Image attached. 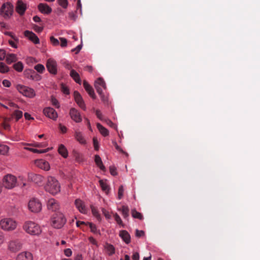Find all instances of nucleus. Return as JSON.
Returning a JSON list of instances; mask_svg holds the SVG:
<instances>
[{"label":"nucleus","mask_w":260,"mask_h":260,"mask_svg":"<svg viewBox=\"0 0 260 260\" xmlns=\"http://www.w3.org/2000/svg\"><path fill=\"white\" fill-rule=\"evenodd\" d=\"M45 190L52 194H55L60 191V184L58 181L54 178L49 176L47 178Z\"/></svg>","instance_id":"f257e3e1"},{"label":"nucleus","mask_w":260,"mask_h":260,"mask_svg":"<svg viewBox=\"0 0 260 260\" xmlns=\"http://www.w3.org/2000/svg\"><path fill=\"white\" fill-rule=\"evenodd\" d=\"M66 222V218L61 212L55 213L52 217V225L54 228L60 229Z\"/></svg>","instance_id":"f03ea898"},{"label":"nucleus","mask_w":260,"mask_h":260,"mask_svg":"<svg viewBox=\"0 0 260 260\" xmlns=\"http://www.w3.org/2000/svg\"><path fill=\"white\" fill-rule=\"evenodd\" d=\"M23 230L30 235H39L41 230L40 227L32 221H26L23 226Z\"/></svg>","instance_id":"7ed1b4c3"},{"label":"nucleus","mask_w":260,"mask_h":260,"mask_svg":"<svg viewBox=\"0 0 260 260\" xmlns=\"http://www.w3.org/2000/svg\"><path fill=\"white\" fill-rule=\"evenodd\" d=\"M0 226L4 230L10 231L16 229L17 223L11 218H4L1 220Z\"/></svg>","instance_id":"20e7f679"},{"label":"nucleus","mask_w":260,"mask_h":260,"mask_svg":"<svg viewBox=\"0 0 260 260\" xmlns=\"http://www.w3.org/2000/svg\"><path fill=\"white\" fill-rule=\"evenodd\" d=\"M16 183L17 179L16 177L11 174L6 175L3 179V185L8 189L14 187Z\"/></svg>","instance_id":"39448f33"},{"label":"nucleus","mask_w":260,"mask_h":260,"mask_svg":"<svg viewBox=\"0 0 260 260\" xmlns=\"http://www.w3.org/2000/svg\"><path fill=\"white\" fill-rule=\"evenodd\" d=\"M13 10V6L11 4L7 3L2 5L0 13L5 18H8L12 14Z\"/></svg>","instance_id":"423d86ee"},{"label":"nucleus","mask_w":260,"mask_h":260,"mask_svg":"<svg viewBox=\"0 0 260 260\" xmlns=\"http://www.w3.org/2000/svg\"><path fill=\"white\" fill-rule=\"evenodd\" d=\"M28 206L29 209L33 212H38L42 208L41 203L38 199L36 198L30 200Z\"/></svg>","instance_id":"0eeeda50"},{"label":"nucleus","mask_w":260,"mask_h":260,"mask_svg":"<svg viewBox=\"0 0 260 260\" xmlns=\"http://www.w3.org/2000/svg\"><path fill=\"white\" fill-rule=\"evenodd\" d=\"M17 89L20 93L25 96L31 98L35 95L34 90L27 86L19 85L17 86Z\"/></svg>","instance_id":"6e6552de"},{"label":"nucleus","mask_w":260,"mask_h":260,"mask_svg":"<svg viewBox=\"0 0 260 260\" xmlns=\"http://www.w3.org/2000/svg\"><path fill=\"white\" fill-rule=\"evenodd\" d=\"M22 247V244L18 239L11 240L8 244V249L12 252H16L20 250Z\"/></svg>","instance_id":"1a4fd4ad"},{"label":"nucleus","mask_w":260,"mask_h":260,"mask_svg":"<svg viewBox=\"0 0 260 260\" xmlns=\"http://www.w3.org/2000/svg\"><path fill=\"white\" fill-rule=\"evenodd\" d=\"M28 179L39 185L42 184L43 181V177L39 174H36L34 173H29L28 174Z\"/></svg>","instance_id":"9d476101"},{"label":"nucleus","mask_w":260,"mask_h":260,"mask_svg":"<svg viewBox=\"0 0 260 260\" xmlns=\"http://www.w3.org/2000/svg\"><path fill=\"white\" fill-rule=\"evenodd\" d=\"M46 67L48 71L52 74L55 75L57 73L56 62L51 58L48 59L46 63Z\"/></svg>","instance_id":"9b49d317"},{"label":"nucleus","mask_w":260,"mask_h":260,"mask_svg":"<svg viewBox=\"0 0 260 260\" xmlns=\"http://www.w3.org/2000/svg\"><path fill=\"white\" fill-rule=\"evenodd\" d=\"M44 114L49 118L55 120L57 118V113L56 111L52 108L46 107L43 110Z\"/></svg>","instance_id":"f8f14e48"},{"label":"nucleus","mask_w":260,"mask_h":260,"mask_svg":"<svg viewBox=\"0 0 260 260\" xmlns=\"http://www.w3.org/2000/svg\"><path fill=\"white\" fill-rule=\"evenodd\" d=\"M74 97L78 106L83 110H85V104L80 93L77 91H74Z\"/></svg>","instance_id":"ddd939ff"},{"label":"nucleus","mask_w":260,"mask_h":260,"mask_svg":"<svg viewBox=\"0 0 260 260\" xmlns=\"http://www.w3.org/2000/svg\"><path fill=\"white\" fill-rule=\"evenodd\" d=\"M70 115L71 118L76 122H80L82 121L79 111L75 108H72L70 109Z\"/></svg>","instance_id":"4468645a"},{"label":"nucleus","mask_w":260,"mask_h":260,"mask_svg":"<svg viewBox=\"0 0 260 260\" xmlns=\"http://www.w3.org/2000/svg\"><path fill=\"white\" fill-rule=\"evenodd\" d=\"M94 86L98 93H101L102 91V88L104 89L106 88V83L102 78H99L95 81Z\"/></svg>","instance_id":"2eb2a0df"},{"label":"nucleus","mask_w":260,"mask_h":260,"mask_svg":"<svg viewBox=\"0 0 260 260\" xmlns=\"http://www.w3.org/2000/svg\"><path fill=\"white\" fill-rule=\"evenodd\" d=\"M24 35L35 44H37L40 43L39 39L33 32L29 30H25L24 32Z\"/></svg>","instance_id":"dca6fc26"},{"label":"nucleus","mask_w":260,"mask_h":260,"mask_svg":"<svg viewBox=\"0 0 260 260\" xmlns=\"http://www.w3.org/2000/svg\"><path fill=\"white\" fill-rule=\"evenodd\" d=\"M47 208L50 210L56 211L59 209V204L55 199H50L47 202Z\"/></svg>","instance_id":"f3484780"},{"label":"nucleus","mask_w":260,"mask_h":260,"mask_svg":"<svg viewBox=\"0 0 260 260\" xmlns=\"http://www.w3.org/2000/svg\"><path fill=\"white\" fill-rule=\"evenodd\" d=\"M38 7L39 10L44 14H49L52 12V9L47 4L41 3Z\"/></svg>","instance_id":"a211bd4d"},{"label":"nucleus","mask_w":260,"mask_h":260,"mask_svg":"<svg viewBox=\"0 0 260 260\" xmlns=\"http://www.w3.org/2000/svg\"><path fill=\"white\" fill-rule=\"evenodd\" d=\"M35 164L38 167L45 171H48L50 169L49 163L43 159L37 160Z\"/></svg>","instance_id":"6ab92c4d"},{"label":"nucleus","mask_w":260,"mask_h":260,"mask_svg":"<svg viewBox=\"0 0 260 260\" xmlns=\"http://www.w3.org/2000/svg\"><path fill=\"white\" fill-rule=\"evenodd\" d=\"M26 5L23 3L22 1H19L17 3V6L16 7V10L18 13L20 15L24 14L26 10Z\"/></svg>","instance_id":"aec40b11"},{"label":"nucleus","mask_w":260,"mask_h":260,"mask_svg":"<svg viewBox=\"0 0 260 260\" xmlns=\"http://www.w3.org/2000/svg\"><path fill=\"white\" fill-rule=\"evenodd\" d=\"M17 260H32V255L29 252H23L17 255Z\"/></svg>","instance_id":"412c9836"},{"label":"nucleus","mask_w":260,"mask_h":260,"mask_svg":"<svg viewBox=\"0 0 260 260\" xmlns=\"http://www.w3.org/2000/svg\"><path fill=\"white\" fill-rule=\"evenodd\" d=\"M83 86L86 90V91L88 92L89 95L93 99H95L96 96L95 95L94 90L92 87L88 83V82L84 80L83 81Z\"/></svg>","instance_id":"4be33fe9"},{"label":"nucleus","mask_w":260,"mask_h":260,"mask_svg":"<svg viewBox=\"0 0 260 260\" xmlns=\"http://www.w3.org/2000/svg\"><path fill=\"white\" fill-rule=\"evenodd\" d=\"M119 235L125 243L128 244L130 243L131 236L126 231H120Z\"/></svg>","instance_id":"5701e85b"},{"label":"nucleus","mask_w":260,"mask_h":260,"mask_svg":"<svg viewBox=\"0 0 260 260\" xmlns=\"http://www.w3.org/2000/svg\"><path fill=\"white\" fill-rule=\"evenodd\" d=\"M75 205L79 211L82 213H85L87 211L86 208L83 202L80 199L75 200Z\"/></svg>","instance_id":"b1692460"},{"label":"nucleus","mask_w":260,"mask_h":260,"mask_svg":"<svg viewBox=\"0 0 260 260\" xmlns=\"http://www.w3.org/2000/svg\"><path fill=\"white\" fill-rule=\"evenodd\" d=\"M70 76L77 83L81 84V80L79 74L74 70H71L70 71Z\"/></svg>","instance_id":"393cba45"},{"label":"nucleus","mask_w":260,"mask_h":260,"mask_svg":"<svg viewBox=\"0 0 260 260\" xmlns=\"http://www.w3.org/2000/svg\"><path fill=\"white\" fill-rule=\"evenodd\" d=\"M104 247L109 255L111 256L115 253V249L113 245L106 243Z\"/></svg>","instance_id":"a878e982"},{"label":"nucleus","mask_w":260,"mask_h":260,"mask_svg":"<svg viewBox=\"0 0 260 260\" xmlns=\"http://www.w3.org/2000/svg\"><path fill=\"white\" fill-rule=\"evenodd\" d=\"M75 137L77 141L81 144H85L86 140H85L83 135L80 132L76 131L75 133Z\"/></svg>","instance_id":"bb28decb"},{"label":"nucleus","mask_w":260,"mask_h":260,"mask_svg":"<svg viewBox=\"0 0 260 260\" xmlns=\"http://www.w3.org/2000/svg\"><path fill=\"white\" fill-rule=\"evenodd\" d=\"M94 161L96 166L100 168L102 171H105L106 168L104 166L102 159L99 155H95L94 156Z\"/></svg>","instance_id":"cd10ccee"},{"label":"nucleus","mask_w":260,"mask_h":260,"mask_svg":"<svg viewBox=\"0 0 260 260\" xmlns=\"http://www.w3.org/2000/svg\"><path fill=\"white\" fill-rule=\"evenodd\" d=\"M58 152L64 158H67L68 156V150L63 144H60L59 146Z\"/></svg>","instance_id":"c85d7f7f"},{"label":"nucleus","mask_w":260,"mask_h":260,"mask_svg":"<svg viewBox=\"0 0 260 260\" xmlns=\"http://www.w3.org/2000/svg\"><path fill=\"white\" fill-rule=\"evenodd\" d=\"M118 210L121 212L122 215L124 218L127 219L129 216V209L128 206L123 205Z\"/></svg>","instance_id":"c756f323"},{"label":"nucleus","mask_w":260,"mask_h":260,"mask_svg":"<svg viewBox=\"0 0 260 260\" xmlns=\"http://www.w3.org/2000/svg\"><path fill=\"white\" fill-rule=\"evenodd\" d=\"M6 57V62L8 64H11L12 62H16L18 60V58L17 57V56L15 54H9Z\"/></svg>","instance_id":"7c9ffc66"},{"label":"nucleus","mask_w":260,"mask_h":260,"mask_svg":"<svg viewBox=\"0 0 260 260\" xmlns=\"http://www.w3.org/2000/svg\"><path fill=\"white\" fill-rule=\"evenodd\" d=\"M96 126L101 134L103 136L106 137L109 135L108 130L105 127H104L103 125H102L100 123H98L96 124Z\"/></svg>","instance_id":"2f4dec72"},{"label":"nucleus","mask_w":260,"mask_h":260,"mask_svg":"<svg viewBox=\"0 0 260 260\" xmlns=\"http://www.w3.org/2000/svg\"><path fill=\"white\" fill-rule=\"evenodd\" d=\"M99 182L102 190L107 193L110 189L109 185L103 180H100Z\"/></svg>","instance_id":"473e14b6"},{"label":"nucleus","mask_w":260,"mask_h":260,"mask_svg":"<svg viewBox=\"0 0 260 260\" xmlns=\"http://www.w3.org/2000/svg\"><path fill=\"white\" fill-rule=\"evenodd\" d=\"M13 68L17 72H21L23 69V64L21 61H18L13 64Z\"/></svg>","instance_id":"72a5a7b5"},{"label":"nucleus","mask_w":260,"mask_h":260,"mask_svg":"<svg viewBox=\"0 0 260 260\" xmlns=\"http://www.w3.org/2000/svg\"><path fill=\"white\" fill-rule=\"evenodd\" d=\"M9 68L4 62H0V72L1 73H6L8 72Z\"/></svg>","instance_id":"f704fd0d"},{"label":"nucleus","mask_w":260,"mask_h":260,"mask_svg":"<svg viewBox=\"0 0 260 260\" xmlns=\"http://www.w3.org/2000/svg\"><path fill=\"white\" fill-rule=\"evenodd\" d=\"M132 215L135 218H138L140 220L143 219V215L135 209L132 210Z\"/></svg>","instance_id":"c9c22d12"},{"label":"nucleus","mask_w":260,"mask_h":260,"mask_svg":"<svg viewBox=\"0 0 260 260\" xmlns=\"http://www.w3.org/2000/svg\"><path fill=\"white\" fill-rule=\"evenodd\" d=\"M87 224L89 225V226L91 230V231L94 234H98L100 235V232L99 230H98L96 229V227L95 224L90 223V222H87Z\"/></svg>","instance_id":"e433bc0d"},{"label":"nucleus","mask_w":260,"mask_h":260,"mask_svg":"<svg viewBox=\"0 0 260 260\" xmlns=\"http://www.w3.org/2000/svg\"><path fill=\"white\" fill-rule=\"evenodd\" d=\"M23 115V113L21 111L15 110L14 112V116L15 117L16 121L19 120Z\"/></svg>","instance_id":"4c0bfd02"},{"label":"nucleus","mask_w":260,"mask_h":260,"mask_svg":"<svg viewBox=\"0 0 260 260\" xmlns=\"http://www.w3.org/2000/svg\"><path fill=\"white\" fill-rule=\"evenodd\" d=\"M35 69L40 73H43L45 71V67L43 64H38L35 66Z\"/></svg>","instance_id":"58836bf2"},{"label":"nucleus","mask_w":260,"mask_h":260,"mask_svg":"<svg viewBox=\"0 0 260 260\" xmlns=\"http://www.w3.org/2000/svg\"><path fill=\"white\" fill-rule=\"evenodd\" d=\"M114 218L117 224L121 225L122 227H124V224H123L122 221L117 213H115L114 215Z\"/></svg>","instance_id":"ea45409f"},{"label":"nucleus","mask_w":260,"mask_h":260,"mask_svg":"<svg viewBox=\"0 0 260 260\" xmlns=\"http://www.w3.org/2000/svg\"><path fill=\"white\" fill-rule=\"evenodd\" d=\"M26 149L34 153H45V152H46L48 151V149L38 150L37 149H34V148H27Z\"/></svg>","instance_id":"a19ab883"},{"label":"nucleus","mask_w":260,"mask_h":260,"mask_svg":"<svg viewBox=\"0 0 260 260\" xmlns=\"http://www.w3.org/2000/svg\"><path fill=\"white\" fill-rule=\"evenodd\" d=\"M60 86H61V91L63 93H64L66 94H69V93H70L69 89L68 88V87L67 86H66L63 83L61 84Z\"/></svg>","instance_id":"79ce46f5"},{"label":"nucleus","mask_w":260,"mask_h":260,"mask_svg":"<svg viewBox=\"0 0 260 260\" xmlns=\"http://www.w3.org/2000/svg\"><path fill=\"white\" fill-rule=\"evenodd\" d=\"M59 5L63 8H67L68 5L67 0H57Z\"/></svg>","instance_id":"37998d69"},{"label":"nucleus","mask_w":260,"mask_h":260,"mask_svg":"<svg viewBox=\"0 0 260 260\" xmlns=\"http://www.w3.org/2000/svg\"><path fill=\"white\" fill-rule=\"evenodd\" d=\"M95 112L97 117L101 121H104L106 119L104 118L101 111L100 110H96Z\"/></svg>","instance_id":"c03bdc74"},{"label":"nucleus","mask_w":260,"mask_h":260,"mask_svg":"<svg viewBox=\"0 0 260 260\" xmlns=\"http://www.w3.org/2000/svg\"><path fill=\"white\" fill-rule=\"evenodd\" d=\"M123 192H124V189L122 185H120L118 189V199L120 200L123 195Z\"/></svg>","instance_id":"a18cd8bd"},{"label":"nucleus","mask_w":260,"mask_h":260,"mask_svg":"<svg viewBox=\"0 0 260 260\" xmlns=\"http://www.w3.org/2000/svg\"><path fill=\"white\" fill-rule=\"evenodd\" d=\"M9 150V147L5 145H1L0 146V152L3 154H5Z\"/></svg>","instance_id":"49530a36"},{"label":"nucleus","mask_w":260,"mask_h":260,"mask_svg":"<svg viewBox=\"0 0 260 260\" xmlns=\"http://www.w3.org/2000/svg\"><path fill=\"white\" fill-rule=\"evenodd\" d=\"M102 101L105 104H108V98L104 95V94L103 93V90L101 92V93H99Z\"/></svg>","instance_id":"de8ad7c7"},{"label":"nucleus","mask_w":260,"mask_h":260,"mask_svg":"<svg viewBox=\"0 0 260 260\" xmlns=\"http://www.w3.org/2000/svg\"><path fill=\"white\" fill-rule=\"evenodd\" d=\"M51 103L53 106L56 108H58L59 107V104L58 101L53 96L51 97Z\"/></svg>","instance_id":"09e8293b"},{"label":"nucleus","mask_w":260,"mask_h":260,"mask_svg":"<svg viewBox=\"0 0 260 260\" xmlns=\"http://www.w3.org/2000/svg\"><path fill=\"white\" fill-rule=\"evenodd\" d=\"M104 121L110 127H113L114 128H116V125L110 120L106 119Z\"/></svg>","instance_id":"8fccbe9b"},{"label":"nucleus","mask_w":260,"mask_h":260,"mask_svg":"<svg viewBox=\"0 0 260 260\" xmlns=\"http://www.w3.org/2000/svg\"><path fill=\"white\" fill-rule=\"evenodd\" d=\"M50 41L51 43L54 46H57L59 45L58 40L53 36L50 37Z\"/></svg>","instance_id":"3c124183"},{"label":"nucleus","mask_w":260,"mask_h":260,"mask_svg":"<svg viewBox=\"0 0 260 260\" xmlns=\"http://www.w3.org/2000/svg\"><path fill=\"white\" fill-rule=\"evenodd\" d=\"M93 146H94V149L95 150H99V145L98 141L96 139V138H94L93 139Z\"/></svg>","instance_id":"603ef678"},{"label":"nucleus","mask_w":260,"mask_h":260,"mask_svg":"<svg viewBox=\"0 0 260 260\" xmlns=\"http://www.w3.org/2000/svg\"><path fill=\"white\" fill-rule=\"evenodd\" d=\"M91 211L93 215L96 217H100V214L98 211V210L94 207L91 206Z\"/></svg>","instance_id":"864d4df0"},{"label":"nucleus","mask_w":260,"mask_h":260,"mask_svg":"<svg viewBox=\"0 0 260 260\" xmlns=\"http://www.w3.org/2000/svg\"><path fill=\"white\" fill-rule=\"evenodd\" d=\"M60 41H61V44H60V46L62 47H64L66 46H67V40L64 38H59Z\"/></svg>","instance_id":"5fc2aeb1"},{"label":"nucleus","mask_w":260,"mask_h":260,"mask_svg":"<svg viewBox=\"0 0 260 260\" xmlns=\"http://www.w3.org/2000/svg\"><path fill=\"white\" fill-rule=\"evenodd\" d=\"M110 172L111 174L113 176H115L117 175L116 169L114 166L110 167Z\"/></svg>","instance_id":"6e6d98bb"},{"label":"nucleus","mask_w":260,"mask_h":260,"mask_svg":"<svg viewBox=\"0 0 260 260\" xmlns=\"http://www.w3.org/2000/svg\"><path fill=\"white\" fill-rule=\"evenodd\" d=\"M6 57V52L3 49H0V60H3Z\"/></svg>","instance_id":"4d7b16f0"},{"label":"nucleus","mask_w":260,"mask_h":260,"mask_svg":"<svg viewBox=\"0 0 260 260\" xmlns=\"http://www.w3.org/2000/svg\"><path fill=\"white\" fill-rule=\"evenodd\" d=\"M6 35L10 36L15 41L17 42L18 41V38L13 35L11 32L7 31L5 33Z\"/></svg>","instance_id":"13d9d810"},{"label":"nucleus","mask_w":260,"mask_h":260,"mask_svg":"<svg viewBox=\"0 0 260 260\" xmlns=\"http://www.w3.org/2000/svg\"><path fill=\"white\" fill-rule=\"evenodd\" d=\"M144 235V232L143 231H139L138 230H136V236L137 237H140Z\"/></svg>","instance_id":"bf43d9fd"},{"label":"nucleus","mask_w":260,"mask_h":260,"mask_svg":"<svg viewBox=\"0 0 260 260\" xmlns=\"http://www.w3.org/2000/svg\"><path fill=\"white\" fill-rule=\"evenodd\" d=\"M64 254L67 256L69 257V256H71V255L72 254V251L70 249L67 248L64 250Z\"/></svg>","instance_id":"052dcab7"},{"label":"nucleus","mask_w":260,"mask_h":260,"mask_svg":"<svg viewBox=\"0 0 260 260\" xmlns=\"http://www.w3.org/2000/svg\"><path fill=\"white\" fill-rule=\"evenodd\" d=\"M3 84L5 87H10L11 83L8 80H4L3 81Z\"/></svg>","instance_id":"680f3d73"},{"label":"nucleus","mask_w":260,"mask_h":260,"mask_svg":"<svg viewBox=\"0 0 260 260\" xmlns=\"http://www.w3.org/2000/svg\"><path fill=\"white\" fill-rule=\"evenodd\" d=\"M139 254L138 252H136L133 253L132 256V259L133 260H139Z\"/></svg>","instance_id":"e2e57ef3"},{"label":"nucleus","mask_w":260,"mask_h":260,"mask_svg":"<svg viewBox=\"0 0 260 260\" xmlns=\"http://www.w3.org/2000/svg\"><path fill=\"white\" fill-rule=\"evenodd\" d=\"M34 28L35 30L38 32H40L42 31V30L43 29V28L42 27H40V26H37L36 25H34Z\"/></svg>","instance_id":"0e129e2a"},{"label":"nucleus","mask_w":260,"mask_h":260,"mask_svg":"<svg viewBox=\"0 0 260 260\" xmlns=\"http://www.w3.org/2000/svg\"><path fill=\"white\" fill-rule=\"evenodd\" d=\"M113 144H114V145L115 147V148L117 150L122 152V153H126L125 152H124L122 150V149L118 145V144H117L116 142H113Z\"/></svg>","instance_id":"69168bd1"},{"label":"nucleus","mask_w":260,"mask_h":260,"mask_svg":"<svg viewBox=\"0 0 260 260\" xmlns=\"http://www.w3.org/2000/svg\"><path fill=\"white\" fill-rule=\"evenodd\" d=\"M2 125L4 129H9L10 128V125L8 123H7L6 122H4L2 123Z\"/></svg>","instance_id":"338daca9"},{"label":"nucleus","mask_w":260,"mask_h":260,"mask_svg":"<svg viewBox=\"0 0 260 260\" xmlns=\"http://www.w3.org/2000/svg\"><path fill=\"white\" fill-rule=\"evenodd\" d=\"M59 128L60 130L62 133H66L67 131V128L65 126L61 125V124L59 125Z\"/></svg>","instance_id":"774afa93"}]
</instances>
